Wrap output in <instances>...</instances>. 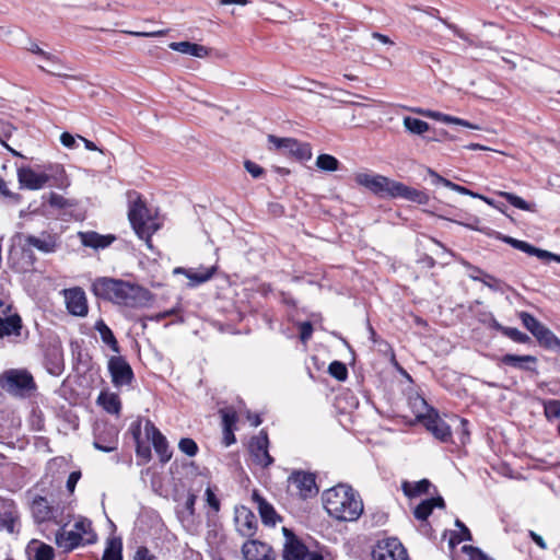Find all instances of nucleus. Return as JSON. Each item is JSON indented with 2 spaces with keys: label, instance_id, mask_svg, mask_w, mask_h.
Instances as JSON below:
<instances>
[{
  "label": "nucleus",
  "instance_id": "nucleus-34",
  "mask_svg": "<svg viewBox=\"0 0 560 560\" xmlns=\"http://www.w3.org/2000/svg\"><path fill=\"white\" fill-rule=\"evenodd\" d=\"M93 444L95 448L105 453L115 451L118 445L117 431L114 427L108 428L107 436L103 438L102 434H96Z\"/></svg>",
  "mask_w": 560,
  "mask_h": 560
},
{
  "label": "nucleus",
  "instance_id": "nucleus-63",
  "mask_svg": "<svg viewBox=\"0 0 560 560\" xmlns=\"http://www.w3.org/2000/svg\"><path fill=\"white\" fill-rule=\"evenodd\" d=\"M133 560H153L147 547H139L133 556Z\"/></svg>",
  "mask_w": 560,
  "mask_h": 560
},
{
  "label": "nucleus",
  "instance_id": "nucleus-25",
  "mask_svg": "<svg viewBox=\"0 0 560 560\" xmlns=\"http://www.w3.org/2000/svg\"><path fill=\"white\" fill-rule=\"evenodd\" d=\"M78 237L83 246L94 249H104L116 240L112 234L102 235L94 231L78 232Z\"/></svg>",
  "mask_w": 560,
  "mask_h": 560
},
{
  "label": "nucleus",
  "instance_id": "nucleus-36",
  "mask_svg": "<svg viewBox=\"0 0 560 560\" xmlns=\"http://www.w3.org/2000/svg\"><path fill=\"white\" fill-rule=\"evenodd\" d=\"M95 329L100 332L102 341L107 345L114 352H119V346L116 337L114 336L112 329L104 323V320L100 319L95 323Z\"/></svg>",
  "mask_w": 560,
  "mask_h": 560
},
{
  "label": "nucleus",
  "instance_id": "nucleus-53",
  "mask_svg": "<svg viewBox=\"0 0 560 560\" xmlns=\"http://www.w3.org/2000/svg\"><path fill=\"white\" fill-rule=\"evenodd\" d=\"M479 282L483 283L486 287L493 291H500L502 281L494 276L490 273H485L480 279Z\"/></svg>",
  "mask_w": 560,
  "mask_h": 560
},
{
  "label": "nucleus",
  "instance_id": "nucleus-28",
  "mask_svg": "<svg viewBox=\"0 0 560 560\" xmlns=\"http://www.w3.org/2000/svg\"><path fill=\"white\" fill-rule=\"evenodd\" d=\"M427 172L432 177V184L433 185H440L441 184V185L445 186L446 188H450V189H452L454 191H457V192L463 194V195H468V196H471L474 198H481L487 203L492 205V202L488 198H486L483 196H480V195H478L476 192H472L471 190L467 189L466 187L460 186L458 184H455V183H453V182L442 177L434 170L429 167L427 170Z\"/></svg>",
  "mask_w": 560,
  "mask_h": 560
},
{
  "label": "nucleus",
  "instance_id": "nucleus-41",
  "mask_svg": "<svg viewBox=\"0 0 560 560\" xmlns=\"http://www.w3.org/2000/svg\"><path fill=\"white\" fill-rule=\"evenodd\" d=\"M499 196L504 198L510 205H512L513 207H515L520 210L529 211V212L536 211L535 203L527 202L523 198H521L512 192L500 191Z\"/></svg>",
  "mask_w": 560,
  "mask_h": 560
},
{
  "label": "nucleus",
  "instance_id": "nucleus-64",
  "mask_svg": "<svg viewBox=\"0 0 560 560\" xmlns=\"http://www.w3.org/2000/svg\"><path fill=\"white\" fill-rule=\"evenodd\" d=\"M60 141H61V143H62L65 147H67V148H69V149L73 148V147H74V144H75V139H74V137H73L71 133H69V132H63V133H61V136H60Z\"/></svg>",
  "mask_w": 560,
  "mask_h": 560
},
{
  "label": "nucleus",
  "instance_id": "nucleus-5",
  "mask_svg": "<svg viewBox=\"0 0 560 560\" xmlns=\"http://www.w3.org/2000/svg\"><path fill=\"white\" fill-rule=\"evenodd\" d=\"M0 386L7 393L23 397L35 389V382L26 370L12 369L0 375Z\"/></svg>",
  "mask_w": 560,
  "mask_h": 560
},
{
  "label": "nucleus",
  "instance_id": "nucleus-51",
  "mask_svg": "<svg viewBox=\"0 0 560 560\" xmlns=\"http://www.w3.org/2000/svg\"><path fill=\"white\" fill-rule=\"evenodd\" d=\"M220 415L222 418V427L234 429V425L237 421L236 412L233 409L225 408L220 410Z\"/></svg>",
  "mask_w": 560,
  "mask_h": 560
},
{
  "label": "nucleus",
  "instance_id": "nucleus-44",
  "mask_svg": "<svg viewBox=\"0 0 560 560\" xmlns=\"http://www.w3.org/2000/svg\"><path fill=\"white\" fill-rule=\"evenodd\" d=\"M73 530L81 533L82 536L91 534V537H88L85 539V542L86 544L94 542L95 535L92 533V523L89 520L82 518V520L77 521L73 525Z\"/></svg>",
  "mask_w": 560,
  "mask_h": 560
},
{
  "label": "nucleus",
  "instance_id": "nucleus-22",
  "mask_svg": "<svg viewBox=\"0 0 560 560\" xmlns=\"http://www.w3.org/2000/svg\"><path fill=\"white\" fill-rule=\"evenodd\" d=\"M19 518L16 505L12 500H0V529L13 533Z\"/></svg>",
  "mask_w": 560,
  "mask_h": 560
},
{
  "label": "nucleus",
  "instance_id": "nucleus-18",
  "mask_svg": "<svg viewBox=\"0 0 560 560\" xmlns=\"http://www.w3.org/2000/svg\"><path fill=\"white\" fill-rule=\"evenodd\" d=\"M234 522L236 532L243 537L250 539L257 532V518L246 506L235 509Z\"/></svg>",
  "mask_w": 560,
  "mask_h": 560
},
{
  "label": "nucleus",
  "instance_id": "nucleus-27",
  "mask_svg": "<svg viewBox=\"0 0 560 560\" xmlns=\"http://www.w3.org/2000/svg\"><path fill=\"white\" fill-rule=\"evenodd\" d=\"M83 539L81 533L61 528L56 533L55 542L63 551H71L82 545Z\"/></svg>",
  "mask_w": 560,
  "mask_h": 560
},
{
  "label": "nucleus",
  "instance_id": "nucleus-56",
  "mask_svg": "<svg viewBox=\"0 0 560 560\" xmlns=\"http://www.w3.org/2000/svg\"><path fill=\"white\" fill-rule=\"evenodd\" d=\"M10 314H18L13 312V303L8 296H0V318Z\"/></svg>",
  "mask_w": 560,
  "mask_h": 560
},
{
  "label": "nucleus",
  "instance_id": "nucleus-39",
  "mask_svg": "<svg viewBox=\"0 0 560 560\" xmlns=\"http://www.w3.org/2000/svg\"><path fill=\"white\" fill-rule=\"evenodd\" d=\"M402 125L412 135L421 136L430 130V125L427 121L410 116L404 118Z\"/></svg>",
  "mask_w": 560,
  "mask_h": 560
},
{
  "label": "nucleus",
  "instance_id": "nucleus-38",
  "mask_svg": "<svg viewBox=\"0 0 560 560\" xmlns=\"http://www.w3.org/2000/svg\"><path fill=\"white\" fill-rule=\"evenodd\" d=\"M97 401L109 413H118L121 407L118 395L113 393H101Z\"/></svg>",
  "mask_w": 560,
  "mask_h": 560
},
{
  "label": "nucleus",
  "instance_id": "nucleus-11",
  "mask_svg": "<svg viewBox=\"0 0 560 560\" xmlns=\"http://www.w3.org/2000/svg\"><path fill=\"white\" fill-rule=\"evenodd\" d=\"M373 557L375 560H408L407 550L397 538L380 541Z\"/></svg>",
  "mask_w": 560,
  "mask_h": 560
},
{
  "label": "nucleus",
  "instance_id": "nucleus-45",
  "mask_svg": "<svg viewBox=\"0 0 560 560\" xmlns=\"http://www.w3.org/2000/svg\"><path fill=\"white\" fill-rule=\"evenodd\" d=\"M522 324L525 326L527 330H529L533 335L542 326V324L536 319L532 314L527 312H521L518 314Z\"/></svg>",
  "mask_w": 560,
  "mask_h": 560
},
{
  "label": "nucleus",
  "instance_id": "nucleus-9",
  "mask_svg": "<svg viewBox=\"0 0 560 560\" xmlns=\"http://www.w3.org/2000/svg\"><path fill=\"white\" fill-rule=\"evenodd\" d=\"M108 372L115 387L130 385L135 377L130 364L121 355H114L109 358Z\"/></svg>",
  "mask_w": 560,
  "mask_h": 560
},
{
  "label": "nucleus",
  "instance_id": "nucleus-4",
  "mask_svg": "<svg viewBox=\"0 0 560 560\" xmlns=\"http://www.w3.org/2000/svg\"><path fill=\"white\" fill-rule=\"evenodd\" d=\"M128 218L136 234L142 240L149 241L158 229L155 220L139 197L131 203Z\"/></svg>",
  "mask_w": 560,
  "mask_h": 560
},
{
  "label": "nucleus",
  "instance_id": "nucleus-19",
  "mask_svg": "<svg viewBox=\"0 0 560 560\" xmlns=\"http://www.w3.org/2000/svg\"><path fill=\"white\" fill-rule=\"evenodd\" d=\"M499 238L502 240L504 243L511 245L513 248L524 252L530 256H536L540 260H553L560 262V255L535 247L534 245L525 241L516 240L512 236L506 235H500Z\"/></svg>",
  "mask_w": 560,
  "mask_h": 560
},
{
  "label": "nucleus",
  "instance_id": "nucleus-47",
  "mask_svg": "<svg viewBox=\"0 0 560 560\" xmlns=\"http://www.w3.org/2000/svg\"><path fill=\"white\" fill-rule=\"evenodd\" d=\"M178 448L189 457L196 456L199 451L197 443L190 438L180 439L178 442Z\"/></svg>",
  "mask_w": 560,
  "mask_h": 560
},
{
  "label": "nucleus",
  "instance_id": "nucleus-6",
  "mask_svg": "<svg viewBox=\"0 0 560 560\" xmlns=\"http://www.w3.org/2000/svg\"><path fill=\"white\" fill-rule=\"evenodd\" d=\"M282 530L284 535L283 560H324L319 552L310 551L292 530L287 527H283Z\"/></svg>",
  "mask_w": 560,
  "mask_h": 560
},
{
  "label": "nucleus",
  "instance_id": "nucleus-54",
  "mask_svg": "<svg viewBox=\"0 0 560 560\" xmlns=\"http://www.w3.org/2000/svg\"><path fill=\"white\" fill-rule=\"evenodd\" d=\"M462 265L468 270V277L474 281H479V279L486 273L481 268L474 266L464 259H462Z\"/></svg>",
  "mask_w": 560,
  "mask_h": 560
},
{
  "label": "nucleus",
  "instance_id": "nucleus-50",
  "mask_svg": "<svg viewBox=\"0 0 560 560\" xmlns=\"http://www.w3.org/2000/svg\"><path fill=\"white\" fill-rule=\"evenodd\" d=\"M503 335L517 343H527L530 340L526 334L513 327H506V329L503 330Z\"/></svg>",
  "mask_w": 560,
  "mask_h": 560
},
{
  "label": "nucleus",
  "instance_id": "nucleus-48",
  "mask_svg": "<svg viewBox=\"0 0 560 560\" xmlns=\"http://www.w3.org/2000/svg\"><path fill=\"white\" fill-rule=\"evenodd\" d=\"M27 49L31 52L38 55L42 59L48 61L51 66H58L60 63L58 57L43 50L36 43H31Z\"/></svg>",
  "mask_w": 560,
  "mask_h": 560
},
{
  "label": "nucleus",
  "instance_id": "nucleus-8",
  "mask_svg": "<svg viewBox=\"0 0 560 560\" xmlns=\"http://www.w3.org/2000/svg\"><path fill=\"white\" fill-rule=\"evenodd\" d=\"M417 420L421 422L435 439L444 443L451 441V427L439 416L435 409H430L427 415H418Z\"/></svg>",
  "mask_w": 560,
  "mask_h": 560
},
{
  "label": "nucleus",
  "instance_id": "nucleus-1",
  "mask_svg": "<svg viewBox=\"0 0 560 560\" xmlns=\"http://www.w3.org/2000/svg\"><path fill=\"white\" fill-rule=\"evenodd\" d=\"M92 290L97 298L130 308L147 307L153 301V295L148 289L137 283L108 277L95 279Z\"/></svg>",
  "mask_w": 560,
  "mask_h": 560
},
{
  "label": "nucleus",
  "instance_id": "nucleus-32",
  "mask_svg": "<svg viewBox=\"0 0 560 560\" xmlns=\"http://www.w3.org/2000/svg\"><path fill=\"white\" fill-rule=\"evenodd\" d=\"M534 337L541 347L560 354V339L545 325L534 334Z\"/></svg>",
  "mask_w": 560,
  "mask_h": 560
},
{
  "label": "nucleus",
  "instance_id": "nucleus-26",
  "mask_svg": "<svg viewBox=\"0 0 560 560\" xmlns=\"http://www.w3.org/2000/svg\"><path fill=\"white\" fill-rule=\"evenodd\" d=\"M410 110L418 115H421V116H424L428 118H432V119L442 121L444 124H454V125L463 126V127L470 128V129H478L477 126L470 124L469 121H467L465 119L454 117L451 115H446V114H443L440 112L424 109V108H420V107L411 108Z\"/></svg>",
  "mask_w": 560,
  "mask_h": 560
},
{
  "label": "nucleus",
  "instance_id": "nucleus-23",
  "mask_svg": "<svg viewBox=\"0 0 560 560\" xmlns=\"http://www.w3.org/2000/svg\"><path fill=\"white\" fill-rule=\"evenodd\" d=\"M402 198L418 205H427L429 202V195L423 190L409 187L400 182H396L392 198Z\"/></svg>",
  "mask_w": 560,
  "mask_h": 560
},
{
  "label": "nucleus",
  "instance_id": "nucleus-33",
  "mask_svg": "<svg viewBox=\"0 0 560 560\" xmlns=\"http://www.w3.org/2000/svg\"><path fill=\"white\" fill-rule=\"evenodd\" d=\"M252 497L254 502L257 503L262 523L266 525H275L278 515L273 506L268 503L257 491H254Z\"/></svg>",
  "mask_w": 560,
  "mask_h": 560
},
{
  "label": "nucleus",
  "instance_id": "nucleus-40",
  "mask_svg": "<svg viewBox=\"0 0 560 560\" xmlns=\"http://www.w3.org/2000/svg\"><path fill=\"white\" fill-rule=\"evenodd\" d=\"M122 542L120 538H112L107 541L102 560H122Z\"/></svg>",
  "mask_w": 560,
  "mask_h": 560
},
{
  "label": "nucleus",
  "instance_id": "nucleus-42",
  "mask_svg": "<svg viewBox=\"0 0 560 560\" xmlns=\"http://www.w3.org/2000/svg\"><path fill=\"white\" fill-rule=\"evenodd\" d=\"M339 165V161L330 154H319L316 159V166L325 172H335Z\"/></svg>",
  "mask_w": 560,
  "mask_h": 560
},
{
  "label": "nucleus",
  "instance_id": "nucleus-37",
  "mask_svg": "<svg viewBox=\"0 0 560 560\" xmlns=\"http://www.w3.org/2000/svg\"><path fill=\"white\" fill-rule=\"evenodd\" d=\"M431 482L428 479H422L416 482L405 481L402 483V491L406 497L415 498L429 492Z\"/></svg>",
  "mask_w": 560,
  "mask_h": 560
},
{
  "label": "nucleus",
  "instance_id": "nucleus-24",
  "mask_svg": "<svg viewBox=\"0 0 560 560\" xmlns=\"http://www.w3.org/2000/svg\"><path fill=\"white\" fill-rule=\"evenodd\" d=\"M537 358L530 354H504L501 357L500 362L503 365L512 366L514 369L537 373Z\"/></svg>",
  "mask_w": 560,
  "mask_h": 560
},
{
  "label": "nucleus",
  "instance_id": "nucleus-61",
  "mask_svg": "<svg viewBox=\"0 0 560 560\" xmlns=\"http://www.w3.org/2000/svg\"><path fill=\"white\" fill-rule=\"evenodd\" d=\"M49 205L56 208H65L68 206V202L61 195L51 194L49 198Z\"/></svg>",
  "mask_w": 560,
  "mask_h": 560
},
{
  "label": "nucleus",
  "instance_id": "nucleus-20",
  "mask_svg": "<svg viewBox=\"0 0 560 560\" xmlns=\"http://www.w3.org/2000/svg\"><path fill=\"white\" fill-rule=\"evenodd\" d=\"M218 267L211 266V267H203L200 266L199 268H184V267H177L174 269L175 275H184L188 280V287L195 288L198 287L207 281H209L217 272Z\"/></svg>",
  "mask_w": 560,
  "mask_h": 560
},
{
  "label": "nucleus",
  "instance_id": "nucleus-59",
  "mask_svg": "<svg viewBox=\"0 0 560 560\" xmlns=\"http://www.w3.org/2000/svg\"><path fill=\"white\" fill-rule=\"evenodd\" d=\"M244 166L254 178H259L264 174L262 167L252 161H245Z\"/></svg>",
  "mask_w": 560,
  "mask_h": 560
},
{
  "label": "nucleus",
  "instance_id": "nucleus-15",
  "mask_svg": "<svg viewBox=\"0 0 560 560\" xmlns=\"http://www.w3.org/2000/svg\"><path fill=\"white\" fill-rule=\"evenodd\" d=\"M144 432L147 439L151 441L154 451L159 455L161 463H167L172 457V452L170 451L166 438L149 419L144 422Z\"/></svg>",
  "mask_w": 560,
  "mask_h": 560
},
{
  "label": "nucleus",
  "instance_id": "nucleus-35",
  "mask_svg": "<svg viewBox=\"0 0 560 560\" xmlns=\"http://www.w3.org/2000/svg\"><path fill=\"white\" fill-rule=\"evenodd\" d=\"M130 430H131L133 439L136 441L137 456L142 458L144 463L149 462L151 459V450L148 445L143 444L140 441L141 421L138 420L135 423H132Z\"/></svg>",
  "mask_w": 560,
  "mask_h": 560
},
{
  "label": "nucleus",
  "instance_id": "nucleus-46",
  "mask_svg": "<svg viewBox=\"0 0 560 560\" xmlns=\"http://www.w3.org/2000/svg\"><path fill=\"white\" fill-rule=\"evenodd\" d=\"M329 374L338 381H345L348 377V370L345 363L334 361L328 366Z\"/></svg>",
  "mask_w": 560,
  "mask_h": 560
},
{
  "label": "nucleus",
  "instance_id": "nucleus-31",
  "mask_svg": "<svg viewBox=\"0 0 560 560\" xmlns=\"http://www.w3.org/2000/svg\"><path fill=\"white\" fill-rule=\"evenodd\" d=\"M26 552L28 555V560H54L55 557L51 546L37 540H32L28 544Z\"/></svg>",
  "mask_w": 560,
  "mask_h": 560
},
{
  "label": "nucleus",
  "instance_id": "nucleus-58",
  "mask_svg": "<svg viewBox=\"0 0 560 560\" xmlns=\"http://www.w3.org/2000/svg\"><path fill=\"white\" fill-rule=\"evenodd\" d=\"M300 328V339L302 342H306L313 334V326L310 322H303L299 326Z\"/></svg>",
  "mask_w": 560,
  "mask_h": 560
},
{
  "label": "nucleus",
  "instance_id": "nucleus-60",
  "mask_svg": "<svg viewBox=\"0 0 560 560\" xmlns=\"http://www.w3.org/2000/svg\"><path fill=\"white\" fill-rule=\"evenodd\" d=\"M464 550L467 551L469 550L470 551V559L471 560H492L490 559L487 555H485L480 549L478 548H474V547H467L465 546L464 547Z\"/></svg>",
  "mask_w": 560,
  "mask_h": 560
},
{
  "label": "nucleus",
  "instance_id": "nucleus-14",
  "mask_svg": "<svg viewBox=\"0 0 560 560\" xmlns=\"http://www.w3.org/2000/svg\"><path fill=\"white\" fill-rule=\"evenodd\" d=\"M268 445L269 440L265 431H260V433L257 436H254L249 443V452L253 462L262 468H266L273 463V458L268 452Z\"/></svg>",
  "mask_w": 560,
  "mask_h": 560
},
{
  "label": "nucleus",
  "instance_id": "nucleus-21",
  "mask_svg": "<svg viewBox=\"0 0 560 560\" xmlns=\"http://www.w3.org/2000/svg\"><path fill=\"white\" fill-rule=\"evenodd\" d=\"M33 517L37 523L57 518L58 509L50 504L47 498L35 495L31 503Z\"/></svg>",
  "mask_w": 560,
  "mask_h": 560
},
{
  "label": "nucleus",
  "instance_id": "nucleus-49",
  "mask_svg": "<svg viewBox=\"0 0 560 560\" xmlns=\"http://www.w3.org/2000/svg\"><path fill=\"white\" fill-rule=\"evenodd\" d=\"M431 501L423 500L420 504L416 506L413 510V515L419 521H427L428 517L431 515L433 508L432 504H430Z\"/></svg>",
  "mask_w": 560,
  "mask_h": 560
},
{
  "label": "nucleus",
  "instance_id": "nucleus-17",
  "mask_svg": "<svg viewBox=\"0 0 560 560\" xmlns=\"http://www.w3.org/2000/svg\"><path fill=\"white\" fill-rule=\"evenodd\" d=\"M289 482L293 485L298 494L303 498H312L317 494L316 477L312 472L293 471L289 477Z\"/></svg>",
  "mask_w": 560,
  "mask_h": 560
},
{
  "label": "nucleus",
  "instance_id": "nucleus-10",
  "mask_svg": "<svg viewBox=\"0 0 560 560\" xmlns=\"http://www.w3.org/2000/svg\"><path fill=\"white\" fill-rule=\"evenodd\" d=\"M355 182L371 190L375 195L392 197L396 180L383 175H372L360 173L355 177Z\"/></svg>",
  "mask_w": 560,
  "mask_h": 560
},
{
  "label": "nucleus",
  "instance_id": "nucleus-29",
  "mask_svg": "<svg viewBox=\"0 0 560 560\" xmlns=\"http://www.w3.org/2000/svg\"><path fill=\"white\" fill-rule=\"evenodd\" d=\"M22 318L19 314H10L0 318V338L19 337L22 330Z\"/></svg>",
  "mask_w": 560,
  "mask_h": 560
},
{
  "label": "nucleus",
  "instance_id": "nucleus-52",
  "mask_svg": "<svg viewBox=\"0 0 560 560\" xmlns=\"http://www.w3.org/2000/svg\"><path fill=\"white\" fill-rule=\"evenodd\" d=\"M411 406H412V409L416 413V417L418 415H427L429 413V410L430 409H433L432 407H430L428 405V402L425 401L424 398L420 397V396H417L415 397L412 400H411Z\"/></svg>",
  "mask_w": 560,
  "mask_h": 560
},
{
  "label": "nucleus",
  "instance_id": "nucleus-43",
  "mask_svg": "<svg viewBox=\"0 0 560 560\" xmlns=\"http://www.w3.org/2000/svg\"><path fill=\"white\" fill-rule=\"evenodd\" d=\"M544 415L548 421L560 418V400L546 399L542 400Z\"/></svg>",
  "mask_w": 560,
  "mask_h": 560
},
{
  "label": "nucleus",
  "instance_id": "nucleus-7",
  "mask_svg": "<svg viewBox=\"0 0 560 560\" xmlns=\"http://www.w3.org/2000/svg\"><path fill=\"white\" fill-rule=\"evenodd\" d=\"M269 143L284 154H290L299 160L307 161L312 158V150L308 143H302L293 138H278L270 135Z\"/></svg>",
  "mask_w": 560,
  "mask_h": 560
},
{
  "label": "nucleus",
  "instance_id": "nucleus-12",
  "mask_svg": "<svg viewBox=\"0 0 560 560\" xmlns=\"http://www.w3.org/2000/svg\"><path fill=\"white\" fill-rule=\"evenodd\" d=\"M62 295L65 298L66 307L73 316L84 317L88 315L89 306L85 292L80 287L63 289Z\"/></svg>",
  "mask_w": 560,
  "mask_h": 560
},
{
  "label": "nucleus",
  "instance_id": "nucleus-13",
  "mask_svg": "<svg viewBox=\"0 0 560 560\" xmlns=\"http://www.w3.org/2000/svg\"><path fill=\"white\" fill-rule=\"evenodd\" d=\"M51 176L45 172H36L30 166L18 168V180L21 188L37 190L47 185L50 186Z\"/></svg>",
  "mask_w": 560,
  "mask_h": 560
},
{
  "label": "nucleus",
  "instance_id": "nucleus-55",
  "mask_svg": "<svg viewBox=\"0 0 560 560\" xmlns=\"http://www.w3.org/2000/svg\"><path fill=\"white\" fill-rule=\"evenodd\" d=\"M464 540H471V534L466 526H463V528H460L459 534H453V536L450 539V545L454 547L456 544H459Z\"/></svg>",
  "mask_w": 560,
  "mask_h": 560
},
{
  "label": "nucleus",
  "instance_id": "nucleus-3",
  "mask_svg": "<svg viewBox=\"0 0 560 560\" xmlns=\"http://www.w3.org/2000/svg\"><path fill=\"white\" fill-rule=\"evenodd\" d=\"M323 505L327 513L343 522L357 521L363 513V502L350 486L337 485L323 492Z\"/></svg>",
  "mask_w": 560,
  "mask_h": 560
},
{
  "label": "nucleus",
  "instance_id": "nucleus-57",
  "mask_svg": "<svg viewBox=\"0 0 560 560\" xmlns=\"http://www.w3.org/2000/svg\"><path fill=\"white\" fill-rule=\"evenodd\" d=\"M206 501L208 505L214 511H220V500L217 498L215 493L211 489V487H208L205 491Z\"/></svg>",
  "mask_w": 560,
  "mask_h": 560
},
{
  "label": "nucleus",
  "instance_id": "nucleus-62",
  "mask_svg": "<svg viewBox=\"0 0 560 560\" xmlns=\"http://www.w3.org/2000/svg\"><path fill=\"white\" fill-rule=\"evenodd\" d=\"M81 478V472L80 471H72L69 477H68V480H67V489L69 490V492H73L74 491V488L79 481V479Z\"/></svg>",
  "mask_w": 560,
  "mask_h": 560
},
{
  "label": "nucleus",
  "instance_id": "nucleus-30",
  "mask_svg": "<svg viewBox=\"0 0 560 560\" xmlns=\"http://www.w3.org/2000/svg\"><path fill=\"white\" fill-rule=\"evenodd\" d=\"M168 47L174 51L197 58H205L209 55V49L206 46L191 42H173Z\"/></svg>",
  "mask_w": 560,
  "mask_h": 560
},
{
  "label": "nucleus",
  "instance_id": "nucleus-16",
  "mask_svg": "<svg viewBox=\"0 0 560 560\" xmlns=\"http://www.w3.org/2000/svg\"><path fill=\"white\" fill-rule=\"evenodd\" d=\"M244 560H276L275 550L267 542L258 539H248L242 546Z\"/></svg>",
  "mask_w": 560,
  "mask_h": 560
},
{
  "label": "nucleus",
  "instance_id": "nucleus-2",
  "mask_svg": "<svg viewBox=\"0 0 560 560\" xmlns=\"http://www.w3.org/2000/svg\"><path fill=\"white\" fill-rule=\"evenodd\" d=\"M15 245L11 248L9 260L19 271H27L34 267L37 258L33 252L36 248L43 254H54L60 247L58 235L43 231L39 235L18 233L13 237Z\"/></svg>",
  "mask_w": 560,
  "mask_h": 560
}]
</instances>
